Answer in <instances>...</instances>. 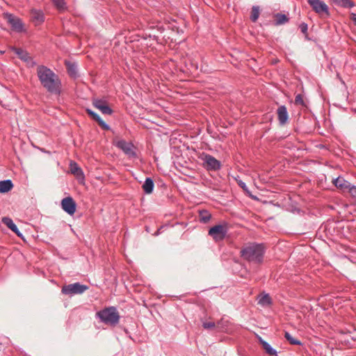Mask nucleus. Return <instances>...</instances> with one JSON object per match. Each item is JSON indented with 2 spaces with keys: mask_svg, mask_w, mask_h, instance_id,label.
<instances>
[{
  "mask_svg": "<svg viewBox=\"0 0 356 356\" xmlns=\"http://www.w3.org/2000/svg\"><path fill=\"white\" fill-rule=\"evenodd\" d=\"M36 73L41 86L50 94L60 95L62 90L61 80L58 75L48 67L40 65Z\"/></svg>",
  "mask_w": 356,
  "mask_h": 356,
  "instance_id": "obj_1",
  "label": "nucleus"
},
{
  "mask_svg": "<svg viewBox=\"0 0 356 356\" xmlns=\"http://www.w3.org/2000/svg\"><path fill=\"white\" fill-rule=\"evenodd\" d=\"M266 248L263 243H252L244 246L240 251L241 257L249 262L261 264L263 261Z\"/></svg>",
  "mask_w": 356,
  "mask_h": 356,
  "instance_id": "obj_2",
  "label": "nucleus"
},
{
  "mask_svg": "<svg viewBox=\"0 0 356 356\" xmlns=\"http://www.w3.org/2000/svg\"><path fill=\"white\" fill-rule=\"evenodd\" d=\"M113 145L122 151L128 159L134 161L138 158V148L132 141L115 136L113 138Z\"/></svg>",
  "mask_w": 356,
  "mask_h": 356,
  "instance_id": "obj_3",
  "label": "nucleus"
},
{
  "mask_svg": "<svg viewBox=\"0 0 356 356\" xmlns=\"http://www.w3.org/2000/svg\"><path fill=\"white\" fill-rule=\"evenodd\" d=\"M228 232V225L227 222L216 225L211 227L209 230V235L216 241H222Z\"/></svg>",
  "mask_w": 356,
  "mask_h": 356,
  "instance_id": "obj_4",
  "label": "nucleus"
},
{
  "mask_svg": "<svg viewBox=\"0 0 356 356\" xmlns=\"http://www.w3.org/2000/svg\"><path fill=\"white\" fill-rule=\"evenodd\" d=\"M88 289V286L81 284L79 282L65 285L61 291L63 294L73 296L75 294H81Z\"/></svg>",
  "mask_w": 356,
  "mask_h": 356,
  "instance_id": "obj_5",
  "label": "nucleus"
},
{
  "mask_svg": "<svg viewBox=\"0 0 356 356\" xmlns=\"http://www.w3.org/2000/svg\"><path fill=\"white\" fill-rule=\"evenodd\" d=\"M312 10L318 15L325 14L326 16L330 15L329 8L327 5L321 0H307Z\"/></svg>",
  "mask_w": 356,
  "mask_h": 356,
  "instance_id": "obj_6",
  "label": "nucleus"
},
{
  "mask_svg": "<svg viewBox=\"0 0 356 356\" xmlns=\"http://www.w3.org/2000/svg\"><path fill=\"white\" fill-rule=\"evenodd\" d=\"M203 166L209 171H217L221 167L220 162L210 154H204L202 157Z\"/></svg>",
  "mask_w": 356,
  "mask_h": 356,
  "instance_id": "obj_7",
  "label": "nucleus"
},
{
  "mask_svg": "<svg viewBox=\"0 0 356 356\" xmlns=\"http://www.w3.org/2000/svg\"><path fill=\"white\" fill-rule=\"evenodd\" d=\"M4 17L13 31L18 33L24 31V24L19 17L10 13H5Z\"/></svg>",
  "mask_w": 356,
  "mask_h": 356,
  "instance_id": "obj_8",
  "label": "nucleus"
},
{
  "mask_svg": "<svg viewBox=\"0 0 356 356\" xmlns=\"http://www.w3.org/2000/svg\"><path fill=\"white\" fill-rule=\"evenodd\" d=\"M92 104L103 114L111 115V108L108 106V102L105 98L94 99Z\"/></svg>",
  "mask_w": 356,
  "mask_h": 356,
  "instance_id": "obj_9",
  "label": "nucleus"
},
{
  "mask_svg": "<svg viewBox=\"0 0 356 356\" xmlns=\"http://www.w3.org/2000/svg\"><path fill=\"white\" fill-rule=\"evenodd\" d=\"M62 209L69 215H73L76 211V204L72 197H67L61 201Z\"/></svg>",
  "mask_w": 356,
  "mask_h": 356,
  "instance_id": "obj_10",
  "label": "nucleus"
},
{
  "mask_svg": "<svg viewBox=\"0 0 356 356\" xmlns=\"http://www.w3.org/2000/svg\"><path fill=\"white\" fill-rule=\"evenodd\" d=\"M70 170L71 173L74 175L80 182H83L84 181L85 176L83 172L75 161H70Z\"/></svg>",
  "mask_w": 356,
  "mask_h": 356,
  "instance_id": "obj_11",
  "label": "nucleus"
},
{
  "mask_svg": "<svg viewBox=\"0 0 356 356\" xmlns=\"http://www.w3.org/2000/svg\"><path fill=\"white\" fill-rule=\"evenodd\" d=\"M97 316L106 324H111V307H106L97 313Z\"/></svg>",
  "mask_w": 356,
  "mask_h": 356,
  "instance_id": "obj_12",
  "label": "nucleus"
},
{
  "mask_svg": "<svg viewBox=\"0 0 356 356\" xmlns=\"http://www.w3.org/2000/svg\"><path fill=\"white\" fill-rule=\"evenodd\" d=\"M277 113L280 124L281 125L285 124L289 119V114L286 107L284 105L279 106L277 110Z\"/></svg>",
  "mask_w": 356,
  "mask_h": 356,
  "instance_id": "obj_13",
  "label": "nucleus"
},
{
  "mask_svg": "<svg viewBox=\"0 0 356 356\" xmlns=\"http://www.w3.org/2000/svg\"><path fill=\"white\" fill-rule=\"evenodd\" d=\"M86 111L93 120L96 121L98 123V124L101 127L102 129L104 130L110 129V127L102 120V118L98 115V114H97L90 108H86Z\"/></svg>",
  "mask_w": 356,
  "mask_h": 356,
  "instance_id": "obj_14",
  "label": "nucleus"
},
{
  "mask_svg": "<svg viewBox=\"0 0 356 356\" xmlns=\"http://www.w3.org/2000/svg\"><path fill=\"white\" fill-rule=\"evenodd\" d=\"M332 183L337 188L343 191L348 190L350 186V183L342 177H338L337 178L334 179Z\"/></svg>",
  "mask_w": 356,
  "mask_h": 356,
  "instance_id": "obj_15",
  "label": "nucleus"
},
{
  "mask_svg": "<svg viewBox=\"0 0 356 356\" xmlns=\"http://www.w3.org/2000/svg\"><path fill=\"white\" fill-rule=\"evenodd\" d=\"M31 19L35 26L41 24L44 20V13L39 10H32L31 12Z\"/></svg>",
  "mask_w": 356,
  "mask_h": 356,
  "instance_id": "obj_16",
  "label": "nucleus"
},
{
  "mask_svg": "<svg viewBox=\"0 0 356 356\" xmlns=\"http://www.w3.org/2000/svg\"><path fill=\"white\" fill-rule=\"evenodd\" d=\"M259 341L268 355L270 356H277V350L273 348L267 341L264 340L260 337H259Z\"/></svg>",
  "mask_w": 356,
  "mask_h": 356,
  "instance_id": "obj_17",
  "label": "nucleus"
},
{
  "mask_svg": "<svg viewBox=\"0 0 356 356\" xmlns=\"http://www.w3.org/2000/svg\"><path fill=\"white\" fill-rule=\"evenodd\" d=\"M2 221L6 226L10 229L14 233H15L17 236H22L21 232H19L17 226L14 223L12 219L8 217H5L3 218Z\"/></svg>",
  "mask_w": 356,
  "mask_h": 356,
  "instance_id": "obj_18",
  "label": "nucleus"
},
{
  "mask_svg": "<svg viewBox=\"0 0 356 356\" xmlns=\"http://www.w3.org/2000/svg\"><path fill=\"white\" fill-rule=\"evenodd\" d=\"M142 187L145 193H152L154 188V183L153 179L151 177H147Z\"/></svg>",
  "mask_w": 356,
  "mask_h": 356,
  "instance_id": "obj_19",
  "label": "nucleus"
},
{
  "mask_svg": "<svg viewBox=\"0 0 356 356\" xmlns=\"http://www.w3.org/2000/svg\"><path fill=\"white\" fill-rule=\"evenodd\" d=\"M274 17H275L274 24L275 26H280V25L284 24L289 22V18L287 17V15H286L285 14L280 13L275 14Z\"/></svg>",
  "mask_w": 356,
  "mask_h": 356,
  "instance_id": "obj_20",
  "label": "nucleus"
},
{
  "mask_svg": "<svg viewBox=\"0 0 356 356\" xmlns=\"http://www.w3.org/2000/svg\"><path fill=\"white\" fill-rule=\"evenodd\" d=\"M13 188V184L10 179L0 181V193H5Z\"/></svg>",
  "mask_w": 356,
  "mask_h": 356,
  "instance_id": "obj_21",
  "label": "nucleus"
},
{
  "mask_svg": "<svg viewBox=\"0 0 356 356\" xmlns=\"http://www.w3.org/2000/svg\"><path fill=\"white\" fill-rule=\"evenodd\" d=\"M333 3L340 7L344 8H353L355 4L353 0H332Z\"/></svg>",
  "mask_w": 356,
  "mask_h": 356,
  "instance_id": "obj_22",
  "label": "nucleus"
},
{
  "mask_svg": "<svg viewBox=\"0 0 356 356\" xmlns=\"http://www.w3.org/2000/svg\"><path fill=\"white\" fill-rule=\"evenodd\" d=\"M211 218V214L209 211L203 209L199 211V220L202 223H207Z\"/></svg>",
  "mask_w": 356,
  "mask_h": 356,
  "instance_id": "obj_23",
  "label": "nucleus"
},
{
  "mask_svg": "<svg viewBox=\"0 0 356 356\" xmlns=\"http://www.w3.org/2000/svg\"><path fill=\"white\" fill-rule=\"evenodd\" d=\"M67 72L70 76L76 77L77 75L76 65L70 61L65 62Z\"/></svg>",
  "mask_w": 356,
  "mask_h": 356,
  "instance_id": "obj_24",
  "label": "nucleus"
},
{
  "mask_svg": "<svg viewBox=\"0 0 356 356\" xmlns=\"http://www.w3.org/2000/svg\"><path fill=\"white\" fill-rule=\"evenodd\" d=\"M258 303L263 307H266L272 304V300L268 293H265L259 297Z\"/></svg>",
  "mask_w": 356,
  "mask_h": 356,
  "instance_id": "obj_25",
  "label": "nucleus"
},
{
  "mask_svg": "<svg viewBox=\"0 0 356 356\" xmlns=\"http://www.w3.org/2000/svg\"><path fill=\"white\" fill-rule=\"evenodd\" d=\"M15 53L19 56V58L24 61L28 60L29 58V54L21 48H13Z\"/></svg>",
  "mask_w": 356,
  "mask_h": 356,
  "instance_id": "obj_26",
  "label": "nucleus"
},
{
  "mask_svg": "<svg viewBox=\"0 0 356 356\" xmlns=\"http://www.w3.org/2000/svg\"><path fill=\"white\" fill-rule=\"evenodd\" d=\"M259 16V8L258 6H253L251 11L250 19L253 22H255Z\"/></svg>",
  "mask_w": 356,
  "mask_h": 356,
  "instance_id": "obj_27",
  "label": "nucleus"
},
{
  "mask_svg": "<svg viewBox=\"0 0 356 356\" xmlns=\"http://www.w3.org/2000/svg\"><path fill=\"white\" fill-rule=\"evenodd\" d=\"M53 3L55 5V6L59 10H64L66 9V3L65 0H51Z\"/></svg>",
  "mask_w": 356,
  "mask_h": 356,
  "instance_id": "obj_28",
  "label": "nucleus"
},
{
  "mask_svg": "<svg viewBox=\"0 0 356 356\" xmlns=\"http://www.w3.org/2000/svg\"><path fill=\"white\" fill-rule=\"evenodd\" d=\"M284 337L292 345H301L302 344L299 340L294 339L288 332H285Z\"/></svg>",
  "mask_w": 356,
  "mask_h": 356,
  "instance_id": "obj_29",
  "label": "nucleus"
},
{
  "mask_svg": "<svg viewBox=\"0 0 356 356\" xmlns=\"http://www.w3.org/2000/svg\"><path fill=\"white\" fill-rule=\"evenodd\" d=\"M120 316L115 307H113V327L118 323Z\"/></svg>",
  "mask_w": 356,
  "mask_h": 356,
  "instance_id": "obj_30",
  "label": "nucleus"
},
{
  "mask_svg": "<svg viewBox=\"0 0 356 356\" xmlns=\"http://www.w3.org/2000/svg\"><path fill=\"white\" fill-rule=\"evenodd\" d=\"M299 29L300 30V31L305 34V38L309 40L308 38V34H307V30H308V25L307 24H306L305 22H302L300 25H299Z\"/></svg>",
  "mask_w": 356,
  "mask_h": 356,
  "instance_id": "obj_31",
  "label": "nucleus"
},
{
  "mask_svg": "<svg viewBox=\"0 0 356 356\" xmlns=\"http://www.w3.org/2000/svg\"><path fill=\"white\" fill-rule=\"evenodd\" d=\"M202 327L206 330H211L216 327V324L213 322H204Z\"/></svg>",
  "mask_w": 356,
  "mask_h": 356,
  "instance_id": "obj_32",
  "label": "nucleus"
},
{
  "mask_svg": "<svg viewBox=\"0 0 356 356\" xmlns=\"http://www.w3.org/2000/svg\"><path fill=\"white\" fill-rule=\"evenodd\" d=\"M295 104L297 105H304V100L302 95L298 94L295 97Z\"/></svg>",
  "mask_w": 356,
  "mask_h": 356,
  "instance_id": "obj_33",
  "label": "nucleus"
},
{
  "mask_svg": "<svg viewBox=\"0 0 356 356\" xmlns=\"http://www.w3.org/2000/svg\"><path fill=\"white\" fill-rule=\"evenodd\" d=\"M348 191L353 197L356 198V186H355L350 184Z\"/></svg>",
  "mask_w": 356,
  "mask_h": 356,
  "instance_id": "obj_34",
  "label": "nucleus"
},
{
  "mask_svg": "<svg viewBox=\"0 0 356 356\" xmlns=\"http://www.w3.org/2000/svg\"><path fill=\"white\" fill-rule=\"evenodd\" d=\"M238 185H239V186H240L241 188H242L243 189H244V190H246V189H247V186H246V184H245V182H243V181H240L238 182Z\"/></svg>",
  "mask_w": 356,
  "mask_h": 356,
  "instance_id": "obj_35",
  "label": "nucleus"
},
{
  "mask_svg": "<svg viewBox=\"0 0 356 356\" xmlns=\"http://www.w3.org/2000/svg\"><path fill=\"white\" fill-rule=\"evenodd\" d=\"M350 19L353 22H354L355 24H356V14L355 13H350Z\"/></svg>",
  "mask_w": 356,
  "mask_h": 356,
  "instance_id": "obj_36",
  "label": "nucleus"
},
{
  "mask_svg": "<svg viewBox=\"0 0 356 356\" xmlns=\"http://www.w3.org/2000/svg\"><path fill=\"white\" fill-rule=\"evenodd\" d=\"M163 228L161 226L158 230L154 234V236H159L161 234V230Z\"/></svg>",
  "mask_w": 356,
  "mask_h": 356,
  "instance_id": "obj_37",
  "label": "nucleus"
},
{
  "mask_svg": "<svg viewBox=\"0 0 356 356\" xmlns=\"http://www.w3.org/2000/svg\"><path fill=\"white\" fill-rule=\"evenodd\" d=\"M159 30L162 32L163 30V28L162 26L159 27Z\"/></svg>",
  "mask_w": 356,
  "mask_h": 356,
  "instance_id": "obj_38",
  "label": "nucleus"
},
{
  "mask_svg": "<svg viewBox=\"0 0 356 356\" xmlns=\"http://www.w3.org/2000/svg\"><path fill=\"white\" fill-rule=\"evenodd\" d=\"M4 53L3 51L0 50V54H3Z\"/></svg>",
  "mask_w": 356,
  "mask_h": 356,
  "instance_id": "obj_39",
  "label": "nucleus"
},
{
  "mask_svg": "<svg viewBox=\"0 0 356 356\" xmlns=\"http://www.w3.org/2000/svg\"><path fill=\"white\" fill-rule=\"evenodd\" d=\"M220 324V322L219 321V322H218L217 325L219 326Z\"/></svg>",
  "mask_w": 356,
  "mask_h": 356,
  "instance_id": "obj_40",
  "label": "nucleus"
},
{
  "mask_svg": "<svg viewBox=\"0 0 356 356\" xmlns=\"http://www.w3.org/2000/svg\"><path fill=\"white\" fill-rule=\"evenodd\" d=\"M355 112L356 113V108L355 109Z\"/></svg>",
  "mask_w": 356,
  "mask_h": 356,
  "instance_id": "obj_41",
  "label": "nucleus"
}]
</instances>
